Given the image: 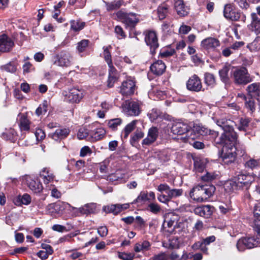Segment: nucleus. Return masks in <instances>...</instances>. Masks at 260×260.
<instances>
[{
  "label": "nucleus",
  "instance_id": "21",
  "mask_svg": "<svg viewBox=\"0 0 260 260\" xmlns=\"http://www.w3.org/2000/svg\"><path fill=\"white\" fill-rule=\"evenodd\" d=\"M70 133L69 128L61 127L56 129V131L49 134V136L55 141H59L68 137Z\"/></svg>",
  "mask_w": 260,
  "mask_h": 260
},
{
  "label": "nucleus",
  "instance_id": "45",
  "mask_svg": "<svg viewBox=\"0 0 260 260\" xmlns=\"http://www.w3.org/2000/svg\"><path fill=\"white\" fill-rule=\"evenodd\" d=\"M122 123V119L119 118L110 119L108 122V125L113 131L117 129V127Z\"/></svg>",
  "mask_w": 260,
  "mask_h": 260
},
{
  "label": "nucleus",
  "instance_id": "30",
  "mask_svg": "<svg viewBox=\"0 0 260 260\" xmlns=\"http://www.w3.org/2000/svg\"><path fill=\"white\" fill-rule=\"evenodd\" d=\"M18 117H19V125L21 131H28L30 128V122L27 117L23 114H19Z\"/></svg>",
  "mask_w": 260,
  "mask_h": 260
},
{
  "label": "nucleus",
  "instance_id": "41",
  "mask_svg": "<svg viewBox=\"0 0 260 260\" xmlns=\"http://www.w3.org/2000/svg\"><path fill=\"white\" fill-rule=\"evenodd\" d=\"M157 15L160 20L165 19L168 12V6L166 4H162L157 8Z\"/></svg>",
  "mask_w": 260,
  "mask_h": 260
},
{
  "label": "nucleus",
  "instance_id": "27",
  "mask_svg": "<svg viewBox=\"0 0 260 260\" xmlns=\"http://www.w3.org/2000/svg\"><path fill=\"white\" fill-rule=\"evenodd\" d=\"M207 160L205 158L197 157L194 159V169L196 173H204L205 171Z\"/></svg>",
  "mask_w": 260,
  "mask_h": 260
},
{
  "label": "nucleus",
  "instance_id": "20",
  "mask_svg": "<svg viewBox=\"0 0 260 260\" xmlns=\"http://www.w3.org/2000/svg\"><path fill=\"white\" fill-rule=\"evenodd\" d=\"M213 207L210 205L197 207L194 209L195 214L204 218H209L213 213Z\"/></svg>",
  "mask_w": 260,
  "mask_h": 260
},
{
  "label": "nucleus",
  "instance_id": "10",
  "mask_svg": "<svg viewBox=\"0 0 260 260\" xmlns=\"http://www.w3.org/2000/svg\"><path fill=\"white\" fill-rule=\"evenodd\" d=\"M22 182L26 184L29 188L35 193L41 192L43 189L40 181L29 175H25L22 177Z\"/></svg>",
  "mask_w": 260,
  "mask_h": 260
},
{
  "label": "nucleus",
  "instance_id": "26",
  "mask_svg": "<svg viewBox=\"0 0 260 260\" xmlns=\"http://www.w3.org/2000/svg\"><path fill=\"white\" fill-rule=\"evenodd\" d=\"M174 7L177 14L180 16H185L187 15L188 9L185 6L183 0H175Z\"/></svg>",
  "mask_w": 260,
  "mask_h": 260
},
{
  "label": "nucleus",
  "instance_id": "63",
  "mask_svg": "<svg viewBox=\"0 0 260 260\" xmlns=\"http://www.w3.org/2000/svg\"><path fill=\"white\" fill-rule=\"evenodd\" d=\"M234 2L237 5L243 9H247L249 6L247 0H234Z\"/></svg>",
  "mask_w": 260,
  "mask_h": 260
},
{
  "label": "nucleus",
  "instance_id": "6",
  "mask_svg": "<svg viewBox=\"0 0 260 260\" xmlns=\"http://www.w3.org/2000/svg\"><path fill=\"white\" fill-rule=\"evenodd\" d=\"M231 74L236 84H246L251 81L250 75L245 68H235L232 70Z\"/></svg>",
  "mask_w": 260,
  "mask_h": 260
},
{
  "label": "nucleus",
  "instance_id": "13",
  "mask_svg": "<svg viewBox=\"0 0 260 260\" xmlns=\"http://www.w3.org/2000/svg\"><path fill=\"white\" fill-rule=\"evenodd\" d=\"M65 208H71L72 209V211H75V215L79 216L80 214H88L91 213H93L95 209V204L93 203L87 204L84 206L80 207L79 208H77L74 207H72L70 205V204L68 203H63Z\"/></svg>",
  "mask_w": 260,
  "mask_h": 260
},
{
  "label": "nucleus",
  "instance_id": "36",
  "mask_svg": "<svg viewBox=\"0 0 260 260\" xmlns=\"http://www.w3.org/2000/svg\"><path fill=\"white\" fill-rule=\"evenodd\" d=\"M178 217L177 215H172V217L167 221V226L171 228L170 232H172L175 229L180 226L181 223L178 222Z\"/></svg>",
  "mask_w": 260,
  "mask_h": 260
},
{
  "label": "nucleus",
  "instance_id": "59",
  "mask_svg": "<svg viewBox=\"0 0 260 260\" xmlns=\"http://www.w3.org/2000/svg\"><path fill=\"white\" fill-rule=\"evenodd\" d=\"M86 0H69V4L71 5H76L78 8L83 7L86 3Z\"/></svg>",
  "mask_w": 260,
  "mask_h": 260
},
{
  "label": "nucleus",
  "instance_id": "8",
  "mask_svg": "<svg viewBox=\"0 0 260 260\" xmlns=\"http://www.w3.org/2000/svg\"><path fill=\"white\" fill-rule=\"evenodd\" d=\"M73 57L71 54L67 51H62L53 57V64L59 67H68L72 64Z\"/></svg>",
  "mask_w": 260,
  "mask_h": 260
},
{
  "label": "nucleus",
  "instance_id": "39",
  "mask_svg": "<svg viewBox=\"0 0 260 260\" xmlns=\"http://www.w3.org/2000/svg\"><path fill=\"white\" fill-rule=\"evenodd\" d=\"M137 122L138 121L136 120H133L125 126L123 131L122 132V135L124 139L127 138L128 135L135 128Z\"/></svg>",
  "mask_w": 260,
  "mask_h": 260
},
{
  "label": "nucleus",
  "instance_id": "52",
  "mask_svg": "<svg viewBox=\"0 0 260 260\" xmlns=\"http://www.w3.org/2000/svg\"><path fill=\"white\" fill-rule=\"evenodd\" d=\"M160 111L157 109H152L148 114L151 121L157 119L160 116Z\"/></svg>",
  "mask_w": 260,
  "mask_h": 260
},
{
  "label": "nucleus",
  "instance_id": "14",
  "mask_svg": "<svg viewBox=\"0 0 260 260\" xmlns=\"http://www.w3.org/2000/svg\"><path fill=\"white\" fill-rule=\"evenodd\" d=\"M40 175L45 185L46 188L48 185H53L55 181L57 182L55 180V176L49 168H43L41 171Z\"/></svg>",
  "mask_w": 260,
  "mask_h": 260
},
{
  "label": "nucleus",
  "instance_id": "50",
  "mask_svg": "<svg viewBox=\"0 0 260 260\" xmlns=\"http://www.w3.org/2000/svg\"><path fill=\"white\" fill-rule=\"evenodd\" d=\"M249 122L250 120L249 118H241L239 120L240 125L238 126V129L240 131H245L246 130V128L249 125Z\"/></svg>",
  "mask_w": 260,
  "mask_h": 260
},
{
  "label": "nucleus",
  "instance_id": "37",
  "mask_svg": "<svg viewBox=\"0 0 260 260\" xmlns=\"http://www.w3.org/2000/svg\"><path fill=\"white\" fill-rule=\"evenodd\" d=\"M64 203H66L64 202ZM63 204V203H62L61 204L57 203L50 204L46 207V211L48 214L53 215L57 212V210H60L61 207L66 208Z\"/></svg>",
  "mask_w": 260,
  "mask_h": 260
},
{
  "label": "nucleus",
  "instance_id": "44",
  "mask_svg": "<svg viewBox=\"0 0 260 260\" xmlns=\"http://www.w3.org/2000/svg\"><path fill=\"white\" fill-rule=\"evenodd\" d=\"M148 210L152 213L156 215L160 213L162 209L159 204L155 202H152L148 204Z\"/></svg>",
  "mask_w": 260,
  "mask_h": 260
},
{
  "label": "nucleus",
  "instance_id": "25",
  "mask_svg": "<svg viewBox=\"0 0 260 260\" xmlns=\"http://www.w3.org/2000/svg\"><path fill=\"white\" fill-rule=\"evenodd\" d=\"M201 179L204 182H211L219 178L218 172L205 170L200 176Z\"/></svg>",
  "mask_w": 260,
  "mask_h": 260
},
{
  "label": "nucleus",
  "instance_id": "4",
  "mask_svg": "<svg viewBox=\"0 0 260 260\" xmlns=\"http://www.w3.org/2000/svg\"><path fill=\"white\" fill-rule=\"evenodd\" d=\"M116 16L124 24L125 28L129 30V36L130 38H134L138 35V33L136 32L133 34L135 26L139 21V19L136 13H127L119 11L116 13Z\"/></svg>",
  "mask_w": 260,
  "mask_h": 260
},
{
  "label": "nucleus",
  "instance_id": "24",
  "mask_svg": "<svg viewBox=\"0 0 260 260\" xmlns=\"http://www.w3.org/2000/svg\"><path fill=\"white\" fill-rule=\"evenodd\" d=\"M150 68L154 74L161 75L165 71L166 66L162 60H158L151 64Z\"/></svg>",
  "mask_w": 260,
  "mask_h": 260
},
{
  "label": "nucleus",
  "instance_id": "29",
  "mask_svg": "<svg viewBox=\"0 0 260 260\" xmlns=\"http://www.w3.org/2000/svg\"><path fill=\"white\" fill-rule=\"evenodd\" d=\"M201 128H203V125L201 124L194 125L192 128L190 126V131H189L190 134L188 136L186 141L189 143H191L190 140L193 141L195 139L199 138L200 137L199 132L201 131Z\"/></svg>",
  "mask_w": 260,
  "mask_h": 260
},
{
  "label": "nucleus",
  "instance_id": "61",
  "mask_svg": "<svg viewBox=\"0 0 260 260\" xmlns=\"http://www.w3.org/2000/svg\"><path fill=\"white\" fill-rule=\"evenodd\" d=\"M115 32L116 34L117 37L118 39H121L125 37V35L123 30V29L120 26L117 25L115 26Z\"/></svg>",
  "mask_w": 260,
  "mask_h": 260
},
{
  "label": "nucleus",
  "instance_id": "54",
  "mask_svg": "<svg viewBox=\"0 0 260 260\" xmlns=\"http://www.w3.org/2000/svg\"><path fill=\"white\" fill-rule=\"evenodd\" d=\"M23 73L28 74L35 71V67L30 62H26L22 66Z\"/></svg>",
  "mask_w": 260,
  "mask_h": 260
},
{
  "label": "nucleus",
  "instance_id": "31",
  "mask_svg": "<svg viewBox=\"0 0 260 260\" xmlns=\"http://www.w3.org/2000/svg\"><path fill=\"white\" fill-rule=\"evenodd\" d=\"M106 134V131L103 127L97 128L90 132L92 141H98L102 139Z\"/></svg>",
  "mask_w": 260,
  "mask_h": 260
},
{
  "label": "nucleus",
  "instance_id": "58",
  "mask_svg": "<svg viewBox=\"0 0 260 260\" xmlns=\"http://www.w3.org/2000/svg\"><path fill=\"white\" fill-rule=\"evenodd\" d=\"M245 107L253 112L255 110V104L252 98L246 99L245 103Z\"/></svg>",
  "mask_w": 260,
  "mask_h": 260
},
{
  "label": "nucleus",
  "instance_id": "43",
  "mask_svg": "<svg viewBox=\"0 0 260 260\" xmlns=\"http://www.w3.org/2000/svg\"><path fill=\"white\" fill-rule=\"evenodd\" d=\"M259 84L256 83H252L247 87V91L251 96H254L259 92Z\"/></svg>",
  "mask_w": 260,
  "mask_h": 260
},
{
  "label": "nucleus",
  "instance_id": "1",
  "mask_svg": "<svg viewBox=\"0 0 260 260\" xmlns=\"http://www.w3.org/2000/svg\"><path fill=\"white\" fill-rule=\"evenodd\" d=\"M216 124L223 131L219 138H217L218 132L211 131L203 126L199 132L200 136L209 134L212 138H215L216 144L222 146L220 159L222 163L229 165L233 162L236 158L237 148L235 143L237 139L236 133L234 130L235 122L230 119L225 118L224 115H215L212 117Z\"/></svg>",
  "mask_w": 260,
  "mask_h": 260
},
{
  "label": "nucleus",
  "instance_id": "49",
  "mask_svg": "<svg viewBox=\"0 0 260 260\" xmlns=\"http://www.w3.org/2000/svg\"><path fill=\"white\" fill-rule=\"evenodd\" d=\"M0 69L7 72L14 73L16 71L17 68L13 63L10 62L6 64L1 66Z\"/></svg>",
  "mask_w": 260,
  "mask_h": 260
},
{
  "label": "nucleus",
  "instance_id": "38",
  "mask_svg": "<svg viewBox=\"0 0 260 260\" xmlns=\"http://www.w3.org/2000/svg\"><path fill=\"white\" fill-rule=\"evenodd\" d=\"M150 243L148 241H144L142 243H137L135 244L134 250L136 252L148 250L150 247Z\"/></svg>",
  "mask_w": 260,
  "mask_h": 260
},
{
  "label": "nucleus",
  "instance_id": "22",
  "mask_svg": "<svg viewBox=\"0 0 260 260\" xmlns=\"http://www.w3.org/2000/svg\"><path fill=\"white\" fill-rule=\"evenodd\" d=\"M220 45L219 41L214 38L209 37L201 42V46L207 50H214Z\"/></svg>",
  "mask_w": 260,
  "mask_h": 260
},
{
  "label": "nucleus",
  "instance_id": "18",
  "mask_svg": "<svg viewBox=\"0 0 260 260\" xmlns=\"http://www.w3.org/2000/svg\"><path fill=\"white\" fill-rule=\"evenodd\" d=\"M14 46L12 39L6 35L0 36V52H7L10 51Z\"/></svg>",
  "mask_w": 260,
  "mask_h": 260
},
{
  "label": "nucleus",
  "instance_id": "33",
  "mask_svg": "<svg viewBox=\"0 0 260 260\" xmlns=\"http://www.w3.org/2000/svg\"><path fill=\"white\" fill-rule=\"evenodd\" d=\"M71 29L77 32L84 28L85 23L80 19L72 20L70 21Z\"/></svg>",
  "mask_w": 260,
  "mask_h": 260
},
{
  "label": "nucleus",
  "instance_id": "51",
  "mask_svg": "<svg viewBox=\"0 0 260 260\" xmlns=\"http://www.w3.org/2000/svg\"><path fill=\"white\" fill-rule=\"evenodd\" d=\"M111 48V47L110 46L104 47V56L105 61H106L107 64H110L111 62H112V59H111V53L109 51V49Z\"/></svg>",
  "mask_w": 260,
  "mask_h": 260
},
{
  "label": "nucleus",
  "instance_id": "42",
  "mask_svg": "<svg viewBox=\"0 0 260 260\" xmlns=\"http://www.w3.org/2000/svg\"><path fill=\"white\" fill-rule=\"evenodd\" d=\"M119 209V204H117L104 206L103 210L106 213H112L113 214L116 215L120 213Z\"/></svg>",
  "mask_w": 260,
  "mask_h": 260
},
{
  "label": "nucleus",
  "instance_id": "9",
  "mask_svg": "<svg viewBox=\"0 0 260 260\" xmlns=\"http://www.w3.org/2000/svg\"><path fill=\"white\" fill-rule=\"evenodd\" d=\"M190 126L186 122L178 121L174 122L171 127V132L174 135H182L186 134L184 141H186L188 136L189 135Z\"/></svg>",
  "mask_w": 260,
  "mask_h": 260
},
{
  "label": "nucleus",
  "instance_id": "57",
  "mask_svg": "<svg viewBox=\"0 0 260 260\" xmlns=\"http://www.w3.org/2000/svg\"><path fill=\"white\" fill-rule=\"evenodd\" d=\"M118 257L122 260H133L134 254L132 253L119 252Z\"/></svg>",
  "mask_w": 260,
  "mask_h": 260
},
{
  "label": "nucleus",
  "instance_id": "62",
  "mask_svg": "<svg viewBox=\"0 0 260 260\" xmlns=\"http://www.w3.org/2000/svg\"><path fill=\"white\" fill-rule=\"evenodd\" d=\"M92 151L91 149L87 146H84L80 150V155L81 157H84L85 156L90 155Z\"/></svg>",
  "mask_w": 260,
  "mask_h": 260
},
{
  "label": "nucleus",
  "instance_id": "28",
  "mask_svg": "<svg viewBox=\"0 0 260 260\" xmlns=\"http://www.w3.org/2000/svg\"><path fill=\"white\" fill-rule=\"evenodd\" d=\"M109 67V77L108 80V86L112 87L117 79V72L116 69L113 67L112 62L108 64Z\"/></svg>",
  "mask_w": 260,
  "mask_h": 260
},
{
  "label": "nucleus",
  "instance_id": "15",
  "mask_svg": "<svg viewBox=\"0 0 260 260\" xmlns=\"http://www.w3.org/2000/svg\"><path fill=\"white\" fill-rule=\"evenodd\" d=\"M224 17L232 21H237L240 17V13L233 8L230 4L225 5L223 10Z\"/></svg>",
  "mask_w": 260,
  "mask_h": 260
},
{
  "label": "nucleus",
  "instance_id": "5",
  "mask_svg": "<svg viewBox=\"0 0 260 260\" xmlns=\"http://www.w3.org/2000/svg\"><path fill=\"white\" fill-rule=\"evenodd\" d=\"M141 102L138 100H126L122 105L123 111L128 116H138L141 112Z\"/></svg>",
  "mask_w": 260,
  "mask_h": 260
},
{
  "label": "nucleus",
  "instance_id": "46",
  "mask_svg": "<svg viewBox=\"0 0 260 260\" xmlns=\"http://www.w3.org/2000/svg\"><path fill=\"white\" fill-rule=\"evenodd\" d=\"M205 82L207 85L213 87L215 84V78L214 76L209 73H206L204 75Z\"/></svg>",
  "mask_w": 260,
  "mask_h": 260
},
{
  "label": "nucleus",
  "instance_id": "16",
  "mask_svg": "<svg viewBox=\"0 0 260 260\" xmlns=\"http://www.w3.org/2000/svg\"><path fill=\"white\" fill-rule=\"evenodd\" d=\"M83 97V93L82 90L76 88L71 89L65 95V100L71 103H79Z\"/></svg>",
  "mask_w": 260,
  "mask_h": 260
},
{
  "label": "nucleus",
  "instance_id": "32",
  "mask_svg": "<svg viewBox=\"0 0 260 260\" xmlns=\"http://www.w3.org/2000/svg\"><path fill=\"white\" fill-rule=\"evenodd\" d=\"M229 71L230 68L227 66H224L222 69L219 71L220 80L224 83L225 85L230 83V79L229 75Z\"/></svg>",
  "mask_w": 260,
  "mask_h": 260
},
{
  "label": "nucleus",
  "instance_id": "40",
  "mask_svg": "<svg viewBox=\"0 0 260 260\" xmlns=\"http://www.w3.org/2000/svg\"><path fill=\"white\" fill-rule=\"evenodd\" d=\"M89 43V41L88 40H82L77 43L76 49L77 52L81 56H82V53L86 51L88 47Z\"/></svg>",
  "mask_w": 260,
  "mask_h": 260
},
{
  "label": "nucleus",
  "instance_id": "34",
  "mask_svg": "<svg viewBox=\"0 0 260 260\" xmlns=\"http://www.w3.org/2000/svg\"><path fill=\"white\" fill-rule=\"evenodd\" d=\"M3 139L14 142L16 140L17 135L16 132L13 128L6 129L2 134Z\"/></svg>",
  "mask_w": 260,
  "mask_h": 260
},
{
  "label": "nucleus",
  "instance_id": "48",
  "mask_svg": "<svg viewBox=\"0 0 260 260\" xmlns=\"http://www.w3.org/2000/svg\"><path fill=\"white\" fill-rule=\"evenodd\" d=\"M90 132L87 128L81 127L78 130L77 137L80 140L86 139L90 136Z\"/></svg>",
  "mask_w": 260,
  "mask_h": 260
},
{
  "label": "nucleus",
  "instance_id": "35",
  "mask_svg": "<svg viewBox=\"0 0 260 260\" xmlns=\"http://www.w3.org/2000/svg\"><path fill=\"white\" fill-rule=\"evenodd\" d=\"M244 166L245 168L251 170H254L260 168V159H255L250 158V159L245 161Z\"/></svg>",
  "mask_w": 260,
  "mask_h": 260
},
{
  "label": "nucleus",
  "instance_id": "23",
  "mask_svg": "<svg viewBox=\"0 0 260 260\" xmlns=\"http://www.w3.org/2000/svg\"><path fill=\"white\" fill-rule=\"evenodd\" d=\"M257 14L260 16V6L256 8ZM251 27L252 30L256 34H260V18H258L257 15L253 13L251 14Z\"/></svg>",
  "mask_w": 260,
  "mask_h": 260
},
{
  "label": "nucleus",
  "instance_id": "56",
  "mask_svg": "<svg viewBox=\"0 0 260 260\" xmlns=\"http://www.w3.org/2000/svg\"><path fill=\"white\" fill-rule=\"evenodd\" d=\"M47 111V102H44L42 105H40L39 107L36 110V114L38 116H40L41 114H45Z\"/></svg>",
  "mask_w": 260,
  "mask_h": 260
},
{
  "label": "nucleus",
  "instance_id": "11",
  "mask_svg": "<svg viewBox=\"0 0 260 260\" xmlns=\"http://www.w3.org/2000/svg\"><path fill=\"white\" fill-rule=\"evenodd\" d=\"M145 41L150 47L151 53L154 54L159 46L156 33L154 31L148 30L145 31Z\"/></svg>",
  "mask_w": 260,
  "mask_h": 260
},
{
  "label": "nucleus",
  "instance_id": "17",
  "mask_svg": "<svg viewBox=\"0 0 260 260\" xmlns=\"http://www.w3.org/2000/svg\"><path fill=\"white\" fill-rule=\"evenodd\" d=\"M135 82L132 79H127L122 83L120 87V93L128 95L134 93Z\"/></svg>",
  "mask_w": 260,
  "mask_h": 260
},
{
  "label": "nucleus",
  "instance_id": "3",
  "mask_svg": "<svg viewBox=\"0 0 260 260\" xmlns=\"http://www.w3.org/2000/svg\"><path fill=\"white\" fill-rule=\"evenodd\" d=\"M215 191V187L213 185L199 184L190 190L189 197L197 202H203L212 197Z\"/></svg>",
  "mask_w": 260,
  "mask_h": 260
},
{
  "label": "nucleus",
  "instance_id": "7",
  "mask_svg": "<svg viewBox=\"0 0 260 260\" xmlns=\"http://www.w3.org/2000/svg\"><path fill=\"white\" fill-rule=\"evenodd\" d=\"M259 242L260 238L257 236L242 238L237 241L236 246L239 251H243L257 246Z\"/></svg>",
  "mask_w": 260,
  "mask_h": 260
},
{
  "label": "nucleus",
  "instance_id": "55",
  "mask_svg": "<svg viewBox=\"0 0 260 260\" xmlns=\"http://www.w3.org/2000/svg\"><path fill=\"white\" fill-rule=\"evenodd\" d=\"M168 194H169V197L172 199V198L181 196L182 194V190L181 189H170L168 192Z\"/></svg>",
  "mask_w": 260,
  "mask_h": 260
},
{
  "label": "nucleus",
  "instance_id": "53",
  "mask_svg": "<svg viewBox=\"0 0 260 260\" xmlns=\"http://www.w3.org/2000/svg\"><path fill=\"white\" fill-rule=\"evenodd\" d=\"M121 5V2L119 0H115L113 2L107 4V9L108 11L117 9Z\"/></svg>",
  "mask_w": 260,
  "mask_h": 260
},
{
  "label": "nucleus",
  "instance_id": "60",
  "mask_svg": "<svg viewBox=\"0 0 260 260\" xmlns=\"http://www.w3.org/2000/svg\"><path fill=\"white\" fill-rule=\"evenodd\" d=\"M35 134L38 141L43 140L46 136L45 132L41 128L37 129Z\"/></svg>",
  "mask_w": 260,
  "mask_h": 260
},
{
  "label": "nucleus",
  "instance_id": "47",
  "mask_svg": "<svg viewBox=\"0 0 260 260\" xmlns=\"http://www.w3.org/2000/svg\"><path fill=\"white\" fill-rule=\"evenodd\" d=\"M47 189L51 190V196L56 199H59L61 196V192L55 187V185H49L47 186Z\"/></svg>",
  "mask_w": 260,
  "mask_h": 260
},
{
  "label": "nucleus",
  "instance_id": "64",
  "mask_svg": "<svg viewBox=\"0 0 260 260\" xmlns=\"http://www.w3.org/2000/svg\"><path fill=\"white\" fill-rule=\"evenodd\" d=\"M253 230L257 234L260 235V219H254L252 225Z\"/></svg>",
  "mask_w": 260,
  "mask_h": 260
},
{
  "label": "nucleus",
  "instance_id": "19",
  "mask_svg": "<svg viewBox=\"0 0 260 260\" xmlns=\"http://www.w3.org/2000/svg\"><path fill=\"white\" fill-rule=\"evenodd\" d=\"M158 131L157 127H152L148 130L147 137L142 142L143 145H150L153 143L157 139Z\"/></svg>",
  "mask_w": 260,
  "mask_h": 260
},
{
  "label": "nucleus",
  "instance_id": "2",
  "mask_svg": "<svg viewBox=\"0 0 260 260\" xmlns=\"http://www.w3.org/2000/svg\"><path fill=\"white\" fill-rule=\"evenodd\" d=\"M253 175L245 174L239 172L230 180H227L224 183V188L228 192H235L240 190H247L251 183L254 181Z\"/></svg>",
  "mask_w": 260,
  "mask_h": 260
},
{
  "label": "nucleus",
  "instance_id": "12",
  "mask_svg": "<svg viewBox=\"0 0 260 260\" xmlns=\"http://www.w3.org/2000/svg\"><path fill=\"white\" fill-rule=\"evenodd\" d=\"M186 88L188 90L193 92H199L202 90L203 86L201 80L196 74L191 76L186 83Z\"/></svg>",
  "mask_w": 260,
  "mask_h": 260
}]
</instances>
